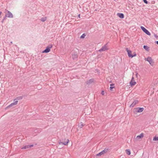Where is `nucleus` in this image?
I'll return each instance as SVG.
<instances>
[{
    "instance_id": "f257e3e1",
    "label": "nucleus",
    "mask_w": 158,
    "mask_h": 158,
    "mask_svg": "<svg viewBox=\"0 0 158 158\" xmlns=\"http://www.w3.org/2000/svg\"><path fill=\"white\" fill-rule=\"evenodd\" d=\"M144 108H143L138 107L134 108L133 110V111L135 113H140L142 112Z\"/></svg>"
},
{
    "instance_id": "f03ea898",
    "label": "nucleus",
    "mask_w": 158,
    "mask_h": 158,
    "mask_svg": "<svg viewBox=\"0 0 158 158\" xmlns=\"http://www.w3.org/2000/svg\"><path fill=\"white\" fill-rule=\"evenodd\" d=\"M108 46H107V43L105 44L103 46L102 48L100 49L98 51L99 52H102V51H104L106 50H108Z\"/></svg>"
},
{
    "instance_id": "7ed1b4c3",
    "label": "nucleus",
    "mask_w": 158,
    "mask_h": 158,
    "mask_svg": "<svg viewBox=\"0 0 158 158\" xmlns=\"http://www.w3.org/2000/svg\"><path fill=\"white\" fill-rule=\"evenodd\" d=\"M126 50L127 51V54L128 56L132 58L134 56H136V54H135L134 55H132L131 54V51L130 50H128V48H127L126 49Z\"/></svg>"
},
{
    "instance_id": "20e7f679",
    "label": "nucleus",
    "mask_w": 158,
    "mask_h": 158,
    "mask_svg": "<svg viewBox=\"0 0 158 158\" xmlns=\"http://www.w3.org/2000/svg\"><path fill=\"white\" fill-rule=\"evenodd\" d=\"M52 45H49L46 48V49L44 50L43 52V53H48L50 51V49L52 47Z\"/></svg>"
},
{
    "instance_id": "39448f33",
    "label": "nucleus",
    "mask_w": 158,
    "mask_h": 158,
    "mask_svg": "<svg viewBox=\"0 0 158 158\" xmlns=\"http://www.w3.org/2000/svg\"><path fill=\"white\" fill-rule=\"evenodd\" d=\"M140 27L143 31L146 34L149 35H151V34L150 32L144 27L143 26H141Z\"/></svg>"
},
{
    "instance_id": "423d86ee",
    "label": "nucleus",
    "mask_w": 158,
    "mask_h": 158,
    "mask_svg": "<svg viewBox=\"0 0 158 158\" xmlns=\"http://www.w3.org/2000/svg\"><path fill=\"white\" fill-rule=\"evenodd\" d=\"M145 60L148 61L151 65H153L154 62L151 57H148L147 59H145Z\"/></svg>"
},
{
    "instance_id": "0eeeda50",
    "label": "nucleus",
    "mask_w": 158,
    "mask_h": 158,
    "mask_svg": "<svg viewBox=\"0 0 158 158\" xmlns=\"http://www.w3.org/2000/svg\"><path fill=\"white\" fill-rule=\"evenodd\" d=\"M69 142V140L68 139H67L66 142H60L59 143V144L58 146H59V145H68V143Z\"/></svg>"
},
{
    "instance_id": "6e6552de",
    "label": "nucleus",
    "mask_w": 158,
    "mask_h": 158,
    "mask_svg": "<svg viewBox=\"0 0 158 158\" xmlns=\"http://www.w3.org/2000/svg\"><path fill=\"white\" fill-rule=\"evenodd\" d=\"M136 83V82H135L134 78L133 77H132L131 79V81L130 82V84L131 86H133Z\"/></svg>"
},
{
    "instance_id": "1a4fd4ad",
    "label": "nucleus",
    "mask_w": 158,
    "mask_h": 158,
    "mask_svg": "<svg viewBox=\"0 0 158 158\" xmlns=\"http://www.w3.org/2000/svg\"><path fill=\"white\" fill-rule=\"evenodd\" d=\"M15 100H16V99H15L14 100V101H15L14 102L11 103L6 108L10 107L14 105H16L17 104V103L18 102V101L17 100L15 101Z\"/></svg>"
},
{
    "instance_id": "9d476101",
    "label": "nucleus",
    "mask_w": 158,
    "mask_h": 158,
    "mask_svg": "<svg viewBox=\"0 0 158 158\" xmlns=\"http://www.w3.org/2000/svg\"><path fill=\"white\" fill-rule=\"evenodd\" d=\"M7 14L6 15V16L8 17L9 18H13V15L9 11L7 10Z\"/></svg>"
},
{
    "instance_id": "9b49d317",
    "label": "nucleus",
    "mask_w": 158,
    "mask_h": 158,
    "mask_svg": "<svg viewBox=\"0 0 158 158\" xmlns=\"http://www.w3.org/2000/svg\"><path fill=\"white\" fill-rule=\"evenodd\" d=\"M138 101L137 100H135L133 103L130 105V107H134L136 104L138 103Z\"/></svg>"
},
{
    "instance_id": "f8f14e48",
    "label": "nucleus",
    "mask_w": 158,
    "mask_h": 158,
    "mask_svg": "<svg viewBox=\"0 0 158 158\" xmlns=\"http://www.w3.org/2000/svg\"><path fill=\"white\" fill-rule=\"evenodd\" d=\"M33 147V145H26L24 146L23 148H22V149H28L29 148H30L32 147Z\"/></svg>"
},
{
    "instance_id": "ddd939ff",
    "label": "nucleus",
    "mask_w": 158,
    "mask_h": 158,
    "mask_svg": "<svg viewBox=\"0 0 158 158\" xmlns=\"http://www.w3.org/2000/svg\"><path fill=\"white\" fill-rule=\"evenodd\" d=\"M143 137V133H142L139 135H138L136 137V139H140L142 138Z\"/></svg>"
},
{
    "instance_id": "4468645a",
    "label": "nucleus",
    "mask_w": 158,
    "mask_h": 158,
    "mask_svg": "<svg viewBox=\"0 0 158 158\" xmlns=\"http://www.w3.org/2000/svg\"><path fill=\"white\" fill-rule=\"evenodd\" d=\"M77 57L78 56L76 53H74L72 55V58L73 60L77 59Z\"/></svg>"
},
{
    "instance_id": "2eb2a0df",
    "label": "nucleus",
    "mask_w": 158,
    "mask_h": 158,
    "mask_svg": "<svg viewBox=\"0 0 158 158\" xmlns=\"http://www.w3.org/2000/svg\"><path fill=\"white\" fill-rule=\"evenodd\" d=\"M94 81V79H91L87 81L86 83L87 85H89Z\"/></svg>"
},
{
    "instance_id": "dca6fc26",
    "label": "nucleus",
    "mask_w": 158,
    "mask_h": 158,
    "mask_svg": "<svg viewBox=\"0 0 158 158\" xmlns=\"http://www.w3.org/2000/svg\"><path fill=\"white\" fill-rule=\"evenodd\" d=\"M117 15L121 19H123L124 18V15L123 13H118Z\"/></svg>"
},
{
    "instance_id": "f3484780",
    "label": "nucleus",
    "mask_w": 158,
    "mask_h": 158,
    "mask_svg": "<svg viewBox=\"0 0 158 158\" xmlns=\"http://www.w3.org/2000/svg\"><path fill=\"white\" fill-rule=\"evenodd\" d=\"M109 149L108 148H105L101 152H102L103 154L106 153L109 150Z\"/></svg>"
},
{
    "instance_id": "a211bd4d",
    "label": "nucleus",
    "mask_w": 158,
    "mask_h": 158,
    "mask_svg": "<svg viewBox=\"0 0 158 158\" xmlns=\"http://www.w3.org/2000/svg\"><path fill=\"white\" fill-rule=\"evenodd\" d=\"M143 48L147 51H149V48L148 46L146 45H144L143 47Z\"/></svg>"
},
{
    "instance_id": "6ab92c4d",
    "label": "nucleus",
    "mask_w": 158,
    "mask_h": 158,
    "mask_svg": "<svg viewBox=\"0 0 158 158\" xmlns=\"http://www.w3.org/2000/svg\"><path fill=\"white\" fill-rule=\"evenodd\" d=\"M78 127L80 128H81L84 126L83 123H82L81 122L78 124Z\"/></svg>"
},
{
    "instance_id": "aec40b11",
    "label": "nucleus",
    "mask_w": 158,
    "mask_h": 158,
    "mask_svg": "<svg viewBox=\"0 0 158 158\" xmlns=\"http://www.w3.org/2000/svg\"><path fill=\"white\" fill-rule=\"evenodd\" d=\"M46 19H47V17H43V18H41L40 20L42 21L43 22H44L46 20Z\"/></svg>"
},
{
    "instance_id": "412c9836",
    "label": "nucleus",
    "mask_w": 158,
    "mask_h": 158,
    "mask_svg": "<svg viewBox=\"0 0 158 158\" xmlns=\"http://www.w3.org/2000/svg\"><path fill=\"white\" fill-rule=\"evenodd\" d=\"M126 153L128 155H130L131 154V152L129 150V149H127L126 150Z\"/></svg>"
},
{
    "instance_id": "4be33fe9",
    "label": "nucleus",
    "mask_w": 158,
    "mask_h": 158,
    "mask_svg": "<svg viewBox=\"0 0 158 158\" xmlns=\"http://www.w3.org/2000/svg\"><path fill=\"white\" fill-rule=\"evenodd\" d=\"M23 97L22 96L18 97L16 98V99L18 100H20L22 99Z\"/></svg>"
},
{
    "instance_id": "5701e85b",
    "label": "nucleus",
    "mask_w": 158,
    "mask_h": 158,
    "mask_svg": "<svg viewBox=\"0 0 158 158\" xmlns=\"http://www.w3.org/2000/svg\"><path fill=\"white\" fill-rule=\"evenodd\" d=\"M86 36L85 35V34H83L82 35H81V37H80V38H84L85 36Z\"/></svg>"
},
{
    "instance_id": "b1692460",
    "label": "nucleus",
    "mask_w": 158,
    "mask_h": 158,
    "mask_svg": "<svg viewBox=\"0 0 158 158\" xmlns=\"http://www.w3.org/2000/svg\"><path fill=\"white\" fill-rule=\"evenodd\" d=\"M153 140L154 141H157L158 140V137H154Z\"/></svg>"
},
{
    "instance_id": "393cba45",
    "label": "nucleus",
    "mask_w": 158,
    "mask_h": 158,
    "mask_svg": "<svg viewBox=\"0 0 158 158\" xmlns=\"http://www.w3.org/2000/svg\"><path fill=\"white\" fill-rule=\"evenodd\" d=\"M102 152H101L99 153L98 154H97V156H101V155H102L103 154L102 153Z\"/></svg>"
},
{
    "instance_id": "a878e982",
    "label": "nucleus",
    "mask_w": 158,
    "mask_h": 158,
    "mask_svg": "<svg viewBox=\"0 0 158 158\" xmlns=\"http://www.w3.org/2000/svg\"><path fill=\"white\" fill-rule=\"evenodd\" d=\"M143 2L146 4H148V2L146 0H143Z\"/></svg>"
},
{
    "instance_id": "bb28decb",
    "label": "nucleus",
    "mask_w": 158,
    "mask_h": 158,
    "mask_svg": "<svg viewBox=\"0 0 158 158\" xmlns=\"http://www.w3.org/2000/svg\"><path fill=\"white\" fill-rule=\"evenodd\" d=\"M101 94L102 95H104V91H102Z\"/></svg>"
},
{
    "instance_id": "cd10ccee",
    "label": "nucleus",
    "mask_w": 158,
    "mask_h": 158,
    "mask_svg": "<svg viewBox=\"0 0 158 158\" xmlns=\"http://www.w3.org/2000/svg\"><path fill=\"white\" fill-rule=\"evenodd\" d=\"M114 87H110V90H111L112 89H113V88H114Z\"/></svg>"
},
{
    "instance_id": "c85d7f7f",
    "label": "nucleus",
    "mask_w": 158,
    "mask_h": 158,
    "mask_svg": "<svg viewBox=\"0 0 158 158\" xmlns=\"http://www.w3.org/2000/svg\"><path fill=\"white\" fill-rule=\"evenodd\" d=\"M78 17L79 18H80V14L78 15Z\"/></svg>"
},
{
    "instance_id": "c756f323",
    "label": "nucleus",
    "mask_w": 158,
    "mask_h": 158,
    "mask_svg": "<svg viewBox=\"0 0 158 158\" xmlns=\"http://www.w3.org/2000/svg\"><path fill=\"white\" fill-rule=\"evenodd\" d=\"M155 43L158 45V41H156L155 42Z\"/></svg>"
},
{
    "instance_id": "7c9ffc66",
    "label": "nucleus",
    "mask_w": 158,
    "mask_h": 158,
    "mask_svg": "<svg viewBox=\"0 0 158 158\" xmlns=\"http://www.w3.org/2000/svg\"><path fill=\"white\" fill-rule=\"evenodd\" d=\"M114 85V84H112L110 85V86Z\"/></svg>"
},
{
    "instance_id": "2f4dec72",
    "label": "nucleus",
    "mask_w": 158,
    "mask_h": 158,
    "mask_svg": "<svg viewBox=\"0 0 158 158\" xmlns=\"http://www.w3.org/2000/svg\"><path fill=\"white\" fill-rule=\"evenodd\" d=\"M4 21V19H3L2 20V23Z\"/></svg>"
},
{
    "instance_id": "473e14b6",
    "label": "nucleus",
    "mask_w": 158,
    "mask_h": 158,
    "mask_svg": "<svg viewBox=\"0 0 158 158\" xmlns=\"http://www.w3.org/2000/svg\"><path fill=\"white\" fill-rule=\"evenodd\" d=\"M2 13V12L1 11H0V16L1 15Z\"/></svg>"
},
{
    "instance_id": "72a5a7b5",
    "label": "nucleus",
    "mask_w": 158,
    "mask_h": 158,
    "mask_svg": "<svg viewBox=\"0 0 158 158\" xmlns=\"http://www.w3.org/2000/svg\"><path fill=\"white\" fill-rule=\"evenodd\" d=\"M6 17H5L3 19H4V20L5 19Z\"/></svg>"
},
{
    "instance_id": "f704fd0d",
    "label": "nucleus",
    "mask_w": 158,
    "mask_h": 158,
    "mask_svg": "<svg viewBox=\"0 0 158 158\" xmlns=\"http://www.w3.org/2000/svg\"><path fill=\"white\" fill-rule=\"evenodd\" d=\"M155 37H156V38L157 37V36H156L155 35Z\"/></svg>"
},
{
    "instance_id": "c9c22d12",
    "label": "nucleus",
    "mask_w": 158,
    "mask_h": 158,
    "mask_svg": "<svg viewBox=\"0 0 158 158\" xmlns=\"http://www.w3.org/2000/svg\"><path fill=\"white\" fill-rule=\"evenodd\" d=\"M10 43H12V42H10Z\"/></svg>"
}]
</instances>
